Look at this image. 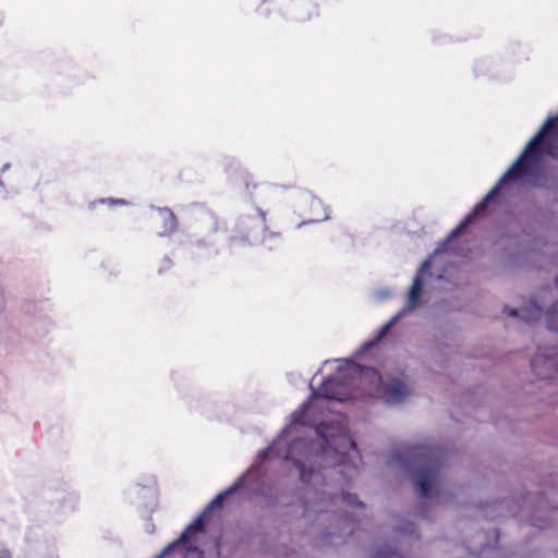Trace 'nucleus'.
Instances as JSON below:
<instances>
[{"mask_svg":"<svg viewBox=\"0 0 558 558\" xmlns=\"http://www.w3.org/2000/svg\"><path fill=\"white\" fill-rule=\"evenodd\" d=\"M423 289V278L422 276H416L409 291V305L411 307H416L420 302L421 293Z\"/></svg>","mask_w":558,"mask_h":558,"instance_id":"9d476101","label":"nucleus"},{"mask_svg":"<svg viewBox=\"0 0 558 558\" xmlns=\"http://www.w3.org/2000/svg\"><path fill=\"white\" fill-rule=\"evenodd\" d=\"M463 230H464V229H462V230H461L460 232H458L456 235H453V234H452V233H453V231H454V230H452V231H451V233H450V235H449V236H448V239L446 240V242H444V243L441 244V246H442V248H441V250H442V251H446V247H445V246L448 244V242H450L452 239L457 238V236H458V235H459Z\"/></svg>","mask_w":558,"mask_h":558,"instance_id":"aec40b11","label":"nucleus"},{"mask_svg":"<svg viewBox=\"0 0 558 558\" xmlns=\"http://www.w3.org/2000/svg\"><path fill=\"white\" fill-rule=\"evenodd\" d=\"M395 551L389 547H383L375 551L374 558H393Z\"/></svg>","mask_w":558,"mask_h":558,"instance_id":"2eb2a0df","label":"nucleus"},{"mask_svg":"<svg viewBox=\"0 0 558 558\" xmlns=\"http://www.w3.org/2000/svg\"><path fill=\"white\" fill-rule=\"evenodd\" d=\"M153 228L159 236H169L178 229V219L169 208H158L151 217Z\"/></svg>","mask_w":558,"mask_h":558,"instance_id":"20e7f679","label":"nucleus"},{"mask_svg":"<svg viewBox=\"0 0 558 558\" xmlns=\"http://www.w3.org/2000/svg\"><path fill=\"white\" fill-rule=\"evenodd\" d=\"M341 500L350 506V507H356V508H364L365 505L359 500V498L355 495L349 494V493H342L341 494Z\"/></svg>","mask_w":558,"mask_h":558,"instance_id":"ddd939ff","label":"nucleus"},{"mask_svg":"<svg viewBox=\"0 0 558 558\" xmlns=\"http://www.w3.org/2000/svg\"><path fill=\"white\" fill-rule=\"evenodd\" d=\"M291 16L299 23H305L319 15L318 5L313 0H293L289 7Z\"/></svg>","mask_w":558,"mask_h":558,"instance_id":"6e6552de","label":"nucleus"},{"mask_svg":"<svg viewBox=\"0 0 558 558\" xmlns=\"http://www.w3.org/2000/svg\"><path fill=\"white\" fill-rule=\"evenodd\" d=\"M173 267V260L169 256H165L159 264L158 274L163 275Z\"/></svg>","mask_w":558,"mask_h":558,"instance_id":"4468645a","label":"nucleus"},{"mask_svg":"<svg viewBox=\"0 0 558 558\" xmlns=\"http://www.w3.org/2000/svg\"><path fill=\"white\" fill-rule=\"evenodd\" d=\"M0 558H13L11 550L5 547H1L0 548Z\"/></svg>","mask_w":558,"mask_h":558,"instance_id":"a211bd4d","label":"nucleus"},{"mask_svg":"<svg viewBox=\"0 0 558 558\" xmlns=\"http://www.w3.org/2000/svg\"><path fill=\"white\" fill-rule=\"evenodd\" d=\"M325 398L329 400L344 401L351 397L347 392L345 386L338 381L335 377L326 378L318 390H313L312 398Z\"/></svg>","mask_w":558,"mask_h":558,"instance_id":"39448f33","label":"nucleus"},{"mask_svg":"<svg viewBox=\"0 0 558 558\" xmlns=\"http://www.w3.org/2000/svg\"><path fill=\"white\" fill-rule=\"evenodd\" d=\"M359 383L372 397L381 398L385 403L398 404L411 393L404 374L398 377L383 378L375 368H364L360 372Z\"/></svg>","mask_w":558,"mask_h":558,"instance_id":"f03ea898","label":"nucleus"},{"mask_svg":"<svg viewBox=\"0 0 558 558\" xmlns=\"http://www.w3.org/2000/svg\"><path fill=\"white\" fill-rule=\"evenodd\" d=\"M325 428H326V425L322 423V424H319V425L317 426V429H316V430H317V433H318L320 436H323V437L325 438L326 444H327L328 446H330V447H331L333 444H332V441H331V440H329V439L326 437V435H325Z\"/></svg>","mask_w":558,"mask_h":558,"instance_id":"dca6fc26","label":"nucleus"},{"mask_svg":"<svg viewBox=\"0 0 558 558\" xmlns=\"http://www.w3.org/2000/svg\"><path fill=\"white\" fill-rule=\"evenodd\" d=\"M504 313L511 316V317H515L519 315V312L518 310H514V308H509L508 306H505L504 308Z\"/></svg>","mask_w":558,"mask_h":558,"instance_id":"6ab92c4d","label":"nucleus"},{"mask_svg":"<svg viewBox=\"0 0 558 558\" xmlns=\"http://www.w3.org/2000/svg\"><path fill=\"white\" fill-rule=\"evenodd\" d=\"M534 374L541 379L551 378L558 375V356L554 354L537 353L531 362Z\"/></svg>","mask_w":558,"mask_h":558,"instance_id":"423d86ee","label":"nucleus"},{"mask_svg":"<svg viewBox=\"0 0 558 558\" xmlns=\"http://www.w3.org/2000/svg\"><path fill=\"white\" fill-rule=\"evenodd\" d=\"M437 473L436 463L433 461L424 464L417 471V480L414 482V487L422 497L426 498L429 496Z\"/></svg>","mask_w":558,"mask_h":558,"instance_id":"0eeeda50","label":"nucleus"},{"mask_svg":"<svg viewBox=\"0 0 558 558\" xmlns=\"http://www.w3.org/2000/svg\"><path fill=\"white\" fill-rule=\"evenodd\" d=\"M207 517L208 514L203 511L190 525L186 526L178 539L163 548V550L155 558H165L177 551L182 558H187L189 555H194L196 558H203V551L190 542V537L205 531Z\"/></svg>","mask_w":558,"mask_h":558,"instance_id":"7ed1b4c3","label":"nucleus"},{"mask_svg":"<svg viewBox=\"0 0 558 558\" xmlns=\"http://www.w3.org/2000/svg\"><path fill=\"white\" fill-rule=\"evenodd\" d=\"M349 446L351 448H355L356 447V445H355V442L353 440H349Z\"/></svg>","mask_w":558,"mask_h":558,"instance_id":"412c9836","label":"nucleus"},{"mask_svg":"<svg viewBox=\"0 0 558 558\" xmlns=\"http://www.w3.org/2000/svg\"><path fill=\"white\" fill-rule=\"evenodd\" d=\"M243 483H244V478L243 477H240L238 481H235L228 489H226L225 492H221L219 493L209 504L208 506L206 507V509L204 510V512H206L207 514L209 512H211L213 510L217 509V508H221L222 505H223V501L227 499L228 496H230L231 494L235 493L236 490H239L242 486H243Z\"/></svg>","mask_w":558,"mask_h":558,"instance_id":"1a4fd4ad","label":"nucleus"},{"mask_svg":"<svg viewBox=\"0 0 558 558\" xmlns=\"http://www.w3.org/2000/svg\"><path fill=\"white\" fill-rule=\"evenodd\" d=\"M397 320L398 316H395L387 324H385L379 330L378 335L375 337V339L369 343V345H374L375 343L384 339L386 335L390 331V329L396 325Z\"/></svg>","mask_w":558,"mask_h":558,"instance_id":"f8f14e48","label":"nucleus"},{"mask_svg":"<svg viewBox=\"0 0 558 558\" xmlns=\"http://www.w3.org/2000/svg\"><path fill=\"white\" fill-rule=\"evenodd\" d=\"M543 315V310L536 303H531L522 314V319L526 323L537 322Z\"/></svg>","mask_w":558,"mask_h":558,"instance_id":"9b49d317","label":"nucleus"},{"mask_svg":"<svg viewBox=\"0 0 558 558\" xmlns=\"http://www.w3.org/2000/svg\"><path fill=\"white\" fill-rule=\"evenodd\" d=\"M101 203H107L109 205H124L126 204V202L124 199H121V198H117V199H113V198H109V199H101L100 201Z\"/></svg>","mask_w":558,"mask_h":558,"instance_id":"f3484780","label":"nucleus"},{"mask_svg":"<svg viewBox=\"0 0 558 558\" xmlns=\"http://www.w3.org/2000/svg\"><path fill=\"white\" fill-rule=\"evenodd\" d=\"M544 156L558 157V113L549 117L539 131L530 140L513 165L501 175L495 186L475 205L473 210L454 229L453 235L466 229L474 219L483 216L489 204L499 195L502 185L530 179L541 170Z\"/></svg>","mask_w":558,"mask_h":558,"instance_id":"f257e3e1","label":"nucleus"}]
</instances>
